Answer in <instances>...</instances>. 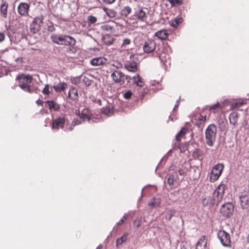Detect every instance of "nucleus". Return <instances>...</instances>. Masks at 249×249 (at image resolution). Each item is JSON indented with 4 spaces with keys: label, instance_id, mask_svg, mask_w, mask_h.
Segmentation results:
<instances>
[{
    "label": "nucleus",
    "instance_id": "nucleus-23",
    "mask_svg": "<svg viewBox=\"0 0 249 249\" xmlns=\"http://www.w3.org/2000/svg\"><path fill=\"white\" fill-rule=\"evenodd\" d=\"M68 97L73 100L77 99L78 97L77 90L75 88H71L68 93Z\"/></svg>",
    "mask_w": 249,
    "mask_h": 249
},
{
    "label": "nucleus",
    "instance_id": "nucleus-8",
    "mask_svg": "<svg viewBox=\"0 0 249 249\" xmlns=\"http://www.w3.org/2000/svg\"><path fill=\"white\" fill-rule=\"evenodd\" d=\"M156 43L152 39H148L145 41L143 45V50L145 53H151L156 49Z\"/></svg>",
    "mask_w": 249,
    "mask_h": 249
},
{
    "label": "nucleus",
    "instance_id": "nucleus-20",
    "mask_svg": "<svg viewBox=\"0 0 249 249\" xmlns=\"http://www.w3.org/2000/svg\"><path fill=\"white\" fill-rule=\"evenodd\" d=\"M53 87L56 92H59L66 89L67 84L64 82L59 83L57 85L53 86Z\"/></svg>",
    "mask_w": 249,
    "mask_h": 249
},
{
    "label": "nucleus",
    "instance_id": "nucleus-12",
    "mask_svg": "<svg viewBox=\"0 0 249 249\" xmlns=\"http://www.w3.org/2000/svg\"><path fill=\"white\" fill-rule=\"evenodd\" d=\"M30 6L26 3H20L18 7V13L21 16H26L28 15Z\"/></svg>",
    "mask_w": 249,
    "mask_h": 249
},
{
    "label": "nucleus",
    "instance_id": "nucleus-16",
    "mask_svg": "<svg viewBox=\"0 0 249 249\" xmlns=\"http://www.w3.org/2000/svg\"><path fill=\"white\" fill-rule=\"evenodd\" d=\"M124 68L129 71L135 72L137 70V63L135 61H130L127 62Z\"/></svg>",
    "mask_w": 249,
    "mask_h": 249
},
{
    "label": "nucleus",
    "instance_id": "nucleus-52",
    "mask_svg": "<svg viewBox=\"0 0 249 249\" xmlns=\"http://www.w3.org/2000/svg\"><path fill=\"white\" fill-rule=\"evenodd\" d=\"M115 0H103V1L107 4H111L115 1Z\"/></svg>",
    "mask_w": 249,
    "mask_h": 249
},
{
    "label": "nucleus",
    "instance_id": "nucleus-39",
    "mask_svg": "<svg viewBox=\"0 0 249 249\" xmlns=\"http://www.w3.org/2000/svg\"><path fill=\"white\" fill-rule=\"evenodd\" d=\"M132 95V92L130 90H127L123 94L124 97L126 99H129Z\"/></svg>",
    "mask_w": 249,
    "mask_h": 249
},
{
    "label": "nucleus",
    "instance_id": "nucleus-27",
    "mask_svg": "<svg viewBox=\"0 0 249 249\" xmlns=\"http://www.w3.org/2000/svg\"><path fill=\"white\" fill-rule=\"evenodd\" d=\"M246 102L244 101L237 102L231 105L230 109H239L240 108L244 105Z\"/></svg>",
    "mask_w": 249,
    "mask_h": 249
},
{
    "label": "nucleus",
    "instance_id": "nucleus-26",
    "mask_svg": "<svg viewBox=\"0 0 249 249\" xmlns=\"http://www.w3.org/2000/svg\"><path fill=\"white\" fill-rule=\"evenodd\" d=\"M8 6V4L5 2L2 3L0 6V12L4 18L7 17Z\"/></svg>",
    "mask_w": 249,
    "mask_h": 249
},
{
    "label": "nucleus",
    "instance_id": "nucleus-56",
    "mask_svg": "<svg viewBox=\"0 0 249 249\" xmlns=\"http://www.w3.org/2000/svg\"><path fill=\"white\" fill-rule=\"evenodd\" d=\"M178 101H177V104L175 105L174 109H175L176 108L178 107Z\"/></svg>",
    "mask_w": 249,
    "mask_h": 249
},
{
    "label": "nucleus",
    "instance_id": "nucleus-10",
    "mask_svg": "<svg viewBox=\"0 0 249 249\" xmlns=\"http://www.w3.org/2000/svg\"><path fill=\"white\" fill-rule=\"evenodd\" d=\"M146 11H147L146 8H139L135 11L134 16L139 21H144L146 18Z\"/></svg>",
    "mask_w": 249,
    "mask_h": 249
},
{
    "label": "nucleus",
    "instance_id": "nucleus-28",
    "mask_svg": "<svg viewBox=\"0 0 249 249\" xmlns=\"http://www.w3.org/2000/svg\"><path fill=\"white\" fill-rule=\"evenodd\" d=\"M101 29L103 31L113 33L115 31V29L113 26L109 24H106L101 26Z\"/></svg>",
    "mask_w": 249,
    "mask_h": 249
},
{
    "label": "nucleus",
    "instance_id": "nucleus-55",
    "mask_svg": "<svg viewBox=\"0 0 249 249\" xmlns=\"http://www.w3.org/2000/svg\"><path fill=\"white\" fill-rule=\"evenodd\" d=\"M36 103L38 105H41L42 103V102L40 100H37L36 102Z\"/></svg>",
    "mask_w": 249,
    "mask_h": 249
},
{
    "label": "nucleus",
    "instance_id": "nucleus-3",
    "mask_svg": "<svg viewBox=\"0 0 249 249\" xmlns=\"http://www.w3.org/2000/svg\"><path fill=\"white\" fill-rule=\"evenodd\" d=\"M217 132L216 126L214 124H211L208 126L205 130V138L206 143L210 146L213 145L215 141L216 134Z\"/></svg>",
    "mask_w": 249,
    "mask_h": 249
},
{
    "label": "nucleus",
    "instance_id": "nucleus-19",
    "mask_svg": "<svg viewBox=\"0 0 249 249\" xmlns=\"http://www.w3.org/2000/svg\"><path fill=\"white\" fill-rule=\"evenodd\" d=\"M168 35L166 30H161L156 32L154 36L161 40H164L167 37Z\"/></svg>",
    "mask_w": 249,
    "mask_h": 249
},
{
    "label": "nucleus",
    "instance_id": "nucleus-34",
    "mask_svg": "<svg viewBox=\"0 0 249 249\" xmlns=\"http://www.w3.org/2000/svg\"><path fill=\"white\" fill-rule=\"evenodd\" d=\"M131 8L129 6H125L122 10V15L126 17L131 13Z\"/></svg>",
    "mask_w": 249,
    "mask_h": 249
},
{
    "label": "nucleus",
    "instance_id": "nucleus-24",
    "mask_svg": "<svg viewBox=\"0 0 249 249\" xmlns=\"http://www.w3.org/2000/svg\"><path fill=\"white\" fill-rule=\"evenodd\" d=\"M103 10L107 15L110 18H113L115 17L116 15V12L113 9L104 7Z\"/></svg>",
    "mask_w": 249,
    "mask_h": 249
},
{
    "label": "nucleus",
    "instance_id": "nucleus-2",
    "mask_svg": "<svg viewBox=\"0 0 249 249\" xmlns=\"http://www.w3.org/2000/svg\"><path fill=\"white\" fill-rule=\"evenodd\" d=\"M51 38L53 42L61 45L73 46L75 44V39L69 36L53 35Z\"/></svg>",
    "mask_w": 249,
    "mask_h": 249
},
{
    "label": "nucleus",
    "instance_id": "nucleus-25",
    "mask_svg": "<svg viewBox=\"0 0 249 249\" xmlns=\"http://www.w3.org/2000/svg\"><path fill=\"white\" fill-rule=\"evenodd\" d=\"M46 103L48 104L50 109H53L54 110H57L59 109V105L55 102L54 101H47Z\"/></svg>",
    "mask_w": 249,
    "mask_h": 249
},
{
    "label": "nucleus",
    "instance_id": "nucleus-30",
    "mask_svg": "<svg viewBox=\"0 0 249 249\" xmlns=\"http://www.w3.org/2000/svg\"><path fill=\"white\" fill-rule=\"evenodd\" d=\"M19 87L24 91H27L29 93H32L33 89H31V87L29 84H24L23 83H20Z\"/></svg>",
    "mask_w": 249,
    "mask_h": 249
},
{
    "label": "nucleus",
    "instance_id": "nucleus-4",
    "mask_svg": "<svg viewBox=\"0 0 249 249\" xmlns=\"http://www.w3.org/2000/svg\"><path fill=\"white\" fill-rule=\"evenodd\" d=\"M223 168L224 165L222 163L217 164L213 167L210 176V181L211 182H213L218 179Z\"/></svg>",
    "mask_w": 249,
    "mask_h": 249
},
{
    "label": "nucleus",
    "instance_id": "nucleus-1",
    "mask_svg": "<svg viewBox=\"0 0 249 249\" xmlns=\"http://www.w3.org/2000/svg\"><path fill=\"white\" fill-rule=\"evenodd\" d=\"M226 185L220 184L213 192V196H207L203 198L202 203L204 206L217 205L223 197Z\"/></svg>",
    "mask_w": 249,
    "mask_h": 249
},
{
    "label": "nucleus",
    "instance_id": "nucleus-11",
    "mask_svg": "<svg viewBox=\"0 0 249 249\" xmlns=\"http://www.w3.org/2000/svg\"><path fill=\"white\" fill-rule=\"evenodd\" d=\"M107 62V59L104 57H99L92 59L90 61V64L93 66H100L105 65Z\"/></svg>",
    "mask_w": 249,
    "mask_h": 249
},
{
    "label": "nucleus",
    "instance_id": "nucleus-45",
    "mask_svg": "<svg viewBox=\"0 0 249 249\" xmlns=\"http://www.w3.org/2000/svg\"><path fill=\"white\" fill-rule=\"evenodd\" d=\"M81 123V122L79 119H75L72 121L71 125L72 126H75L76 125L80 124Z\"/></svg>",
    "mask_w": 249,
    "mask_h": 249
},
{
    "label": "nucleus",
    "instance_id": "nucleus-31",
    "mask_svg": "<svg viewBox=\"0 0 249 249\" xmlns=\"http://www.w3.org/2000/svg\"><path fill=\"white\" fill-rule=\"evenodd\" d=\"M183 21L182 18H178L171 21V25L173 27H177Z\"/></svg>",
    "mask_w": 249,
    "mask_h": 249
},
{
    "label": "nucleus",
    "instance_id": "nucleus-54",
    "mask_svg": "<svg viewBox=\"0 0 249 249\" xmlns=\"http://www.w3.org/2000/svg\"><path fill=\"white\" fill-rule=\"evenodd\" d=\"M71 82L74 84H76L78 82H77V79L76 78H73L71 79Z\"/></svg>",
    "mask_w": 249,
    "mask_h": 249
},
{
    "label": "nucleus",
    "instance_id": "nucleus-33",
    "mask_svg": "<svg viewBox=\"0 0 249 249\" xmlns=\"http://www.w3.org/2000/svg\"><path fill=\"white\" fill-rule=\"evenodd\" d=\"M176 180V177L174 175H170L167 178L168 184L171 186L174 184V182Z\"/></svg>",
    "mask_w": 249,
    "mask_h": 249
},
{
    "label": "nucleus",
    "instance_id": "nucleus-53",
    "mask_svg": "<svg viewBox=\"0 0 249 249\" xmlns=\"http://www.w3.org/2000/svg\"><path fill=\"white\" fill-rule=\"evenodd\" d=\"M158 56H159V57L161 61L163 62V61L165 60L163 59V58L162 54L159 53V54H158Z\"/></svg>",
    "mask_w": 249,
    "mask_h": 249
},
{
    "label": "nucleus",
    "instance_id": "nucleus-58",
    "mask_svg": "<svg viewBox=\"0 0 249 249\" xmlns=\"http://www.w3.org/2000/svg\"><path fill=\"white\" fill-rule=\"evenodd\" d=\"M67 129L68 130H71L72 129V127L71 126L69 128H67Z\"/></svg>",
    "mask_w": 249,
    "mask_h": 249
},
{
    "label": "nucleus",
    "instance_id": "nucleus-29",
    "mask_svg": "<svg viewBox=\"0 0 249 249\" xmlns=\"http://www.w3.org/2000/svg\"><path fill=\"white\" fill-rule=\"evenodd\" d=\"M160 199L159 198H153V199L148 203V205L152 207H157L160 206Z\"/></svg>",
    "mask_w": 249,
    "mask_h": 249
},
{
    "label": "nucleus",
    "instance_id": "nucleus-50",
    "mask_svg": "<svg viewBox=\"0 0 249 249\" xmlns=\"http://www.w3.org/2000/svg\"><path fill=\"white\" fill-rule=\"evenodd\" d=\"M123 241L119 238L117 240L116 245L117 246L121 245L123 243Z\"/></svg>",
    "mask_w": 249,
    "mask_h": 249
},
{
    "label": "nucleus",
    "instance_id": "nucleus-5",
    "mask_svg": "<svg viewBox=\"0 0 249 249\" xmlns=\"http://www.w3.org/2000/svg\"><path fill=\"white\" fill-rule=\"evenodd\" d=\"M217 237L223 246L227 247L231 246V238L228 233L224 231H219Z\"/></svg>",
    "mask_w": 249,
    "mask_h": 249
},
{
    "label": "nucleus",
    "instance_id": "nucleus-57",
    "mask_svg": "<svg viewBox=\"0 0 249 249\" xmlns=\"http://www.w3.org/2000/svg\"><path fill=\"white\" fill-rule=\"evenodd\" d=\"M180 249H187L185 247L184 245L181 246Z\"/></svg>",
    "mask_w": 249,
    "mask_h": 249
},
{
    "label": "nucleus",
    "instance_id": "nucleus-42",
    "mask_svg": "<svg viewBox=\"0 0 249 249\" xmlns=\"http://www.w3.org/2000/svg\"><path fill=\"white\" fill-rule=\"evenodd\" d=\"M128 214L127 213H125L122 219H121L117 224L116 225L119 226V225H121L122 224H123L124 221L126 219V218H127L128 217Z\"/></svg>",
    "mask_w": 249,
    "mask_h": 249
},
{
    "label": "nucleus",
    "instance_id": "nucleus-38",
    "mask_svg": "<svg viewBox=\"0 0 249 249\" xmlns=\"http://www.w3.org/2000/svg\"><path fill=\"white\" fill-rule=\"evenodd\" d=\"M103 113L109 116L110 115L112 114L113 110H112V108L107 107V108H105L104 109Z\"/></svg>",
    "mask_w": 249,
    "mask_h": 249
},
{
    "label": "nucleus",
    "instance_id": "nucleus-9",
    "mask_svg": "<svg viewBox=\"0 0 249 249\" xmlns=\"http://www.w3.org/2000/svg\"><path fill=\"white\" fill-rule=\"evenodd\" d=\"M125 75L120 71H114L111 74V77L115 83L124 81Z\"/></svg>",
    "mask_w": 249,
    "mask_h": 249
},
{
    "label": "nucleus",
    "instance_id": "nucleus-7",
    "mask_svg": "<svg viewBox=\"0 0 249 249\" xmlns=\"http://www.w3.org/2000/svg\"><path fill=\"white\" fill-rule=\"evenodd\" d=\"M44 18L42 15L35 18L31 24L30 30L32 32L35 33L40 28L41 24L42 23Z\"/></svg>",
    "mask_w": 249,
    "mask_h": 249
},
{
    "label": "nucleus",
    "instance_id": "nucleus-35",
    "mask_svg": "<svg viewBox=\"0 0 249 249\" xmlns=\"http://www.w3.org/2000/svg\"><path fill=\"white\" fill-rule=\"evenodd\" d=\"M85 112L86 110L85 109L83 110L81 114L80 115V118L83 121H85L86 120L89 121L90 118L89 116H88L85 113Z\"/></svg>",
    "mask_w": 249,
    "mask_h": 249
},
{
    "label": "nucleus",
    "instance_id": "nucleus-22",
    "mask_svg": "<svg viewBox=\"0 0 249 249\" xmlns=\"http://www.w3.org/2000/svg\"><path fill=\"white\" fill-rule=\"evenodd\" d=\"M133 82L139 87H142L144 85V82L142 79L138 74L134 76L133 77Z\"/></svg>",
    "mask_w": 249,
    "mask_h": 249
},
{
    "label": "nucleus",
    "instance_id": "nucleus-18",
    "mask_svg": "<svg viewBox=\"0 0 249 249\" xmlns=\"http://www.w3.org/2000/svg\"><path fill=\"white\" fill-rule=\"evenodd\" d=\"M238 119V114L237 112H233L230 114L229 120L231 124L235 127Z\"/></svg>",
    "mask_w": 249,
    "mask_h": 249
},
{
    "label": "nucleus",
    "instance_id": "nucleus-43",
    "mask_svg": "<svg viewBox=\"0 0 249 249\" xmlns=\"http://www.w3.org/2000/svg\"><path fill=\"white\" fill-rule=\"evenodd\" d=\"M219 106H220V104L218 102H217L216 104H215L213 105V106H212L211 107H210L209 109H210V110L213 111V112H214V110H215L217 108H218L219 107Z\"/></svg>",
    "mask_w": 249,
    "mask_h": 249
},
{
    "label": "nucleus",
    "instance_id": "nucleus-37",
    "mask_svg": "<svg viewBox=\"0 0 249 249\" xmlns=\"http://www.w3.org/2000/svg\"><path fill=\"white\" fill-rule=\"evenodd\" d=\"M182 0H169V2L173 6L180 5Z\"/></svg>",
    "mask_w": 249,
    "mask_h": 249
},
{
    "label": "nucleus",
    "instance_id": "nucleus-59",
    "mask_svg": "<svg viewBox=\"0 0 249 249\" xmlns=\"http://www.w3.org/2000/svg\"><path fill=\"white\" fill-rule=\"evenodd\" d=\"M97 249H100V248H99V247H98Z\"/></svg>",
    "mask_w": 249,
    "mask_h": 249
},
{
    "label": "nucleus",
    "instance_id": "nucleus-51",
    "mask_svg": "<svg viewBox=\"0 0 249 249\" xmlns=\"http://www.w3.org/2000/svg\"><path fill=\"white\" fill-rule=\"evenodd\" d=\"M198 119L200 120V121H203V122H204L206 121V116H203L202 115H200L199 118H198Z\"/></svg>",
    "mask_w": 249,
    "mask_h": 249
},
{
    "label": "nucleus",
    "instance_id": "nucleus-47",
    "mask_svg": "<svg viewBox=\"0 0 249 249\" xmlns=\"http://www.w3.org/2000/svg\"><path fill=\"white\" fill-rule=\"evenodd\" d=\"M127 236H128V233L125 232L120 238L123 241V242H124L127 240Z\"/></svg>",
    "mask_w": 249,
    "mask_h": 249
},
{
    "label": "nucleus",
    "instance_id": "nucleus-48",
    "mask_svg": "<svg viewBox=\"0 0 249 249\" xmlns=\"http://www.w3.org/2000/svg\"><path fill=\"white\" fill-rule=\"evenodd\" d=\"M178 173L179 175L181 176H185L186 175V171L183 169H179L178 171Z\"/></svg>",
    "mask_w": 249,
    "mask_h": 249
},
{
    "label": "nucleus",
    "instance_id": "nucleus-32",
    "mask_svg": "<svg viewBox=\"0 0 249 249\" xmlns=\"http://www.w3.org/2000/svg\"><path fill=\"white\" fill-rule=\"evenodd\" d=\"M187 130V129L186 127H183L179 131V132H178V134L176 135V140L178 141H180V137L186 133Z\"/></svg>",
    "mask_w": 249,
    "mask_h": 249
},
{
    "label": "nucleus",
    "instance_id": "nucleus-17",
    "mask_svg": "<svg viewBox=\"0 0 249 249\" xmlns=\"http://www.w3.org/2000/svg\"><path fill=\"white\" fill-rule=\"evenodd\" d=\"M240 205L243 209L247 208L249 205V196L248 195H242L240 197Z\"/></svg>",
    "mask_w": 249,
    "mask_h": 249
},
{
    "label": "nucleus",
    "instance_id": "nucleus-44",
    "mask_svg": "<svg viewBox=\"0 0 249 249\" xmlns=\"http://www.w3.org/2000/svg\"><path fill=\"white\" fill-rule=\"evenodd\" d=\"M142 222L140 219H135L133 222L134 227L137 228H139L141 225Z\"/></svg>",
    "mask_w": 249,
    "mask_h": 249
},
{
    "label": "nucleus",
    "instance_id": "nucleus-6",
    "mask_svg": "<svg viewBox=\"0 0 249 249\" xmlns=\"http://www.w3.org/2000/svg\"><path fill=\"white\" fill-rule=\"evenodd\" d=\"M233 205L231 203L223 204L220 209L221 213L225 217L230 216L233 211Z\"/></svg>",
    "mask_w": 249,
    "mask_h": 249
},
{
    "label": "nucleus",
    "instance_id": "nucleus-49",
    "mask_svg": "<svg viewBox=\"0 0 249 249\" xmlns=\"http://www.w3.org/2000/svg\"><path fill=\"white\" fill-rule=\"evenodd\" d=\"M5 39V35L2 33L0 32V42H2Z\"/></svg>",
    "mask_w": 249,
    "mask_h": 249
},
{
    "label": "nucleus",
    "instance_id": "nucleus-13",
    "mask_svg": "<svg viewBox=\"0 0 249 249\" xmlns=\"http://www.w3.org/2000/svg\"><path fill=\"white\" fill-rule=\"evenodd\" d=\"M17 80H18V84L23 83L24 84H29L32 81V77L30 75L22 74L17 77Z\"/></svg>",
    "mask_w": 249,
    "mask_h": 249
},
{
    "label": "nucleus",
    "instance_id": "nucleus-21",
    "mask_svg": "<svg viewBox=\"0 0 249 249\" xmlns=\"http://www.w3.org/2000/svg\"><path fill=\"white\" fill-rule=\"evenodd\" d=\"M114 38L110 35H106L102 37V41L107 45L112 44L114 41Z\"/></svg>",
    "mask_w": 249,
    "mask_h": 249
},
{
    "label": "nucleus",
    "instance_id": "nucleus-40",
    "mask_svg": "<svg viewBox=\"0 0 249 249\" xmlns=\"http://www.w3.org/2000/svg\"><path fill=\"white\" fill-rule=\"evenodd\" d=\"M42 92L44 94L49 95L51 92L49 90V86L48 85H46Z\"/></svg>",
    "mask_w": 249,
    "mask_h": 249
},
{
    "label": "nucleus",
    "instance_id": "nucleus-41",
    "mask_svg": "<svg viewBox=\"0 0 249 249\" xmlns=\"http://www.w3.org/2000/svg\"><path fill=\"white\" fill-rule=\"evenodd\" d=\"M88 19L90 23H94L97 21V18L92 16H89L88 17Z\"/></svg>",
    "mask_w": 249,
    "mask_h": 249
},
{
    "label": "nucleus",
    "instance_id": "nucleus-46",
    "mask_svg": "<svg viewBox=\"0 0 249 249\" xmlns=\"http://www.w3.org/2000/svg\"><path fill=\"white\" fill-rule=\"evenodd\" d=\"M130 43V39L128 38H125L123 40L122 46H124L125 45H129Z\"/></svg>",
    "mask_w": 249,
    "mask_h": 249
},
{
    "label": "nucleus",
    "instance_id": "nucleus-14",
    "mask_svg": "<svg viewBox=\"0 0 249 249\" xmlns=\"http://www.w3.org/2000/svg\"><path fill=\"white\" fill-rule=\"evenodd\" d=\"M65 123V120L64 118L59 117L57 119H54L53 121L52 128L53 129H58L60 128H62Z\"/></svg>",
    "mask_w": 249,
    "mask_h": 249
},
{
    "label": "nucleus",
    "instance_id": "nucleus-15",
    "mask_svg": "<svg viewBox=\"0 0 249 249\" xmlns=\"http://www.w3.org/2000/svg\"><path fill=\"white\" fill-rule=\"evenodd\" d=\"M207 239L205 236H202L196 245V249H205L206 247Z\"/></svg>",
    "mask_w": 249,
    "mask_h": 249
},
{
    "label": "nucleus",
    "instance_id": "nucleus-36",
    "mask_svg": "<svg viewBox=\"0 0 249 249\" xmlns=\"http://www.w3.org/2000/svg\"><path fill=\"white\" fill-rule=\"evenodd\" d=\"M176 214V211L175 210H170L165 215V218L166 219L170 220L172 216L175 215Z\"/></svg>",
    "mask_w": 249,
    "mask_h": 249
}]
</instances>
